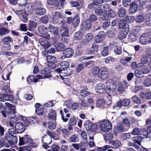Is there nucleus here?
I'll return each instance as SVG.
<instances>
[{
  "instance_id": "12",
  "label": "nucleus",
  "mask_w": 151,
  "mask_h": 151,
  "mask_svg": "<svg viewBox=\"0 0 151 151\" xmlns=\"http://www.w3.org/2000/svg\"><path fill=\"white\" fill-rule=\"evenodd\" d=\"M132 58V57H127L124 58H122L120 60V62L123 65L126 66L129 65L131 63Z\"/></svg>"
},
{
  "instance_id": "22",
  "label": "nucleus",
  "mask_w": 151,
  "mask_h": 151,
  "mask_svg": "<svg viewBox=\"0 0 151 151\" xmlns=\"http://www.w3.org/2000/svg\"><path fill=\"white\" fill-rule=\"evenodd\" d=\"M42 141L45 144H50L52 142V140L50 137L46 135L42 138Z\"/></svg>"
},
{
  "instance_id": "42",
  "label": "nucleus",
  "mask_w": 151,
  "mask_h": 151,
  "mask_svg": "<svg viewBox=\"0 0 151 151\" xmlns=\"http://www.w3.org/2000/svg\"><path fill=\"white\" fill-rule=\"evenodd\" d=\"M47 4L50 5H53L57 6L59 4V2L57 0H47Z\"/></svg>"
},
{
  "instance_id": "9",
  "label": "nucleus",
  "mask_w": 151,
  "mask_h": 151,
  "mask_svg": "<svg viewBox=\"0 0 151 151\" xmlns=\"http://www.w3.org/2000/svg\"><path fill=\"white\" fill-rule=\"evenodd\" d=\"M15 130L18 133H22L24 132L25 129V126L22 123L20 122L17 123L15 125Z\"/></svg>"
},
{
  "instance_id": "7",
  "label": "nucleus",
  "mask_w": 151,
  "mask_h": 151,
  "mask_svg": "<svg viewBox=\"0 0 151 151\" xmlns=\"http://www.w3.org/2000/svg\"><path fill=\"white\" fill-rule=\"evenodd\" d=\"M99 77L102 80H105L108 78V72L107 69L105 67L101 68L99 70Z\"/></svg>"
},
{
  "instance_id": "1",
  "label": "nucleus",
  "mask_w": 151,
  "mask_h": 151,
  "mask_svg": "<svg viewBox=\"0 0 151 151\" xmlns=\"http://www.w3.org/2000/svg\"><path fill=\"white\" fill-rule=\"evenodd\" d=\"M5 104L6 106L4 107V109L1 111V113L4 118H6L7 116H9L10 115L15 113V107L12 104L6 102Z\"/></svg>"
},
{
  "instance_id": "3",
  "label": "nucleus",
  "mask_w": 151,
  "mask_h": 151,
  "mask_svg": "<svg viewBox=\"0 0 151 151\" xmlns=\"http://www.w3.org/2000/svg\"><path fill=\"white\" fill-rule=\"evenodd\" d=\"M112 126L111 122L108 120H105L100 123V129L104 132L109 130L111 128Z\"/></svg>"
},
{
  "instance_id": "45",
  "label": "nucleus",
  "mask_w": 151,
  "mask_h": 151,
  "mask_svg": "<svg viewBox=\"0 0 151 151\" xmlns=\"http://www.w3.org/2000/svg\"><path fill=\"white\" fill-rule=\"evenodd\" d=\"M138 37L137 36L131 33L129 34L128 39L130 42L134 41L137 40Z\"/></svg>"
},
{
  "instance_id": "2",
  "label": "nucleus",
  "mask_w": 151,
  "mask_h": 151,
  "mask_svg": "<svg viewBox=\"0 0 151 151\" xmlns=\"http://www.w3.org/2000/svg\"><path fill=\"white\" fill-rule=\"evenodd\" d=\"M5 104L6 106L4 107V109L1 111V113L4 118H6L7 116H9L10 115L15 113V107L12 104L6 102Z\"/></svg>"
},
{
  "instance_id": "5",
  "label": "nucleus",
  "mask_w": 151,
  "mask_h": 151,
  "mask_svg": "<svg viewBox=\"0 0 151 151\" xmlns=\"http://www.w3.org/2000/svg\"><path fill=\"white\" fill-rule=\"evenodd\" d=\"M13 40L12 37L7 36L4 37L2 40L3 47L6 50H9L11 49V45L9 42H12Z\"/></svg>"
},
{
  "instance_id": "50",
  "label": "nucleus",
  "mask_w": 151,
  "mask_h": 151,
  "mask_svg": "<svg viewBox=\"0 0 151 151\" xmlns=\"http://www.w3.org/2000/svg\"><path fill=\"white\" fill-rule=\"evenodd\" d=\"M141 62L142 64H145L148 61L147 56L145 54H143L141 57Z\"/></svg>"
},
{
  "instance_id": "60",
  "label": "nucleus",
  "mask_w": 151,
  "mask_h": 151,
  "mask_svg": "<svg viewBox=\"0 0 151 151\" xmlns=\"http://www.w3.org/2000/svg\"><path fill=\"white\" fill-rule=\"evenodd\" d=\"M135 18L134 16L127 15L126 17V20L127 22L131 23L134 21Z\"/></svg>"
},
{
  "instance_id": "34",
  "label": "nucleus",
  "mask_w": 151,
  "mask_h": 151,
  "mask_svg": "<svg viewBox=\"0 0 151 151\" xmlns=\"http://www.w3.org/2000/svg\"><path fill=\"white\" fill-rule=\"evenodd\" d=\"M69 142L70 143L77 142L79 140L77 134H74L72 135L69 139Z\"/></svg>"
},
{
  "instance_id": "17",
  "label": "nucleus",
  "mask_w": 151,
  "mask_h": 151,
  "mask_svg": "<svg viewBox=\"0 0 151 151\" xmlns=\"http://www.w3.org/2000/svg\"><path fill=\"white\" fill-rule=\"evenodd\" d=\"M51 70L48 68H44L41 70V73L44 75V77L45 78H48L52 77L50 74Z\"/></svg>"
},
{
  "instance_id": "25",
  "label": "nucleus",
  "mask_w": 151,
  "mask_h": 151,
  "mask_svg": "<svg viewBox=\"0 0 151 151\" xmlns=\"http://www.w3.org/2000/svg\"><path fill=\"white\" fill-rule=\"evenodd\" d=\"M140 42L141 44L144 45H147L150 42L145 35L142 34L140 38Z\"/></svg>"
},
{
  "instance_id": "33",
  "label": "nucleus",
  "mask_w": 151,
  "mask_h": 151,
  "mask_svg": "<svg viewBox=\"0 0 151 151\" xmlns=\"http://www.w3.org/2000/svg\"><path fill=\"white\" fill-rule=\"evenodd\" d=\"M139 31L140 28L139 27L137 26H134L133 27L132 31L131 33L138 37L139 36Z\"/></svg>"
},
{
  "instance_id": "8",
  "label": "nucleus",
  "mask_w": 151,
  "mask_h": 151,
  "mask_svg": "<svg viewBox=\"0 0 151 151\" xmlns=\"http://www.w3.org/2000/svg\"><path fill=\"white\" fill-rule=\"evenodd\" d=\"M106 90V88L105 85L102 83H99L96 86V92L99 94L102 93Z\"/></svg>"
},
{
  "instance_id": "51",
  "label": "nucleus",
  "mask_w": 151,
  "mask_h": 151,
  "mask_svg": "<svg viewBox=\"0 0 151 151\" xmlns=\"http://www.w3.org/2000/svg\"><path fill=\"white\" fill-rule=\"evenodd\" d=\"M108 17L110 18H114L116 16V13L112 9H111L109 12L106 13Z\"/></svg>"
},
{
  "instance_id": "64",
  "label": "nucleus",
  "mask_w": 151,
  "mask_h": 151,
  "mask_svg": "<svg viewBox=\"0 0 151 151\" xmlns=\"http://www.w3.org/2000/svg\"><path fill=\"white\" fill-rule=\"evenodd\" d=\"M143 84L145 86L149 87L151 85V79L149 78L146 79L144 81Z\"/></svg>"
},
{
  "instance_id": "59",
  "label": "nucleus",
  "mask_w": 151,
  "mask_h": 151,
  "mask_svg": "<svg viewBox=\"0 0 151 151\" xmlns=\"http://www.w3.org/2000/svg\"><path fill=\"white\" fill-rule=\"evenodd\" d=\"M17 53L12 52H5L2 51L0 52V54L3 55H6L8 56H12L16 54Z\"/></svg>"
},
{
  "instance_id": "63",
  "label": "nucleus",
  "mask_w": 151,
  "mask_h": 151,
  "mask_svg": "<svg viewBox=\"0 0 151 151\" xmlns=\"http://www.w3.org/2000/svg\"><path fill=\"white\" fill-rule=\"evenodd\" d=\"M109 147V146L108 145H105L103 147H98L96 148V151H105Z\"/></svg>"
},
{
  "instance_id": "55",
  "label": "nucleus",
  "mask_w": 151,
  "mask_h": 151,
  "mask_svg": "<svg viewBox=\"0 0 151 151\" xmlns=\"http://www.w3.org/2000/svg\"><path fill=\"white\" fill-rule=\"evenodd\" d=\"M130 103V101L128 99H124L122 101V106L124 107H127L129 106Z\"/></svg>"
},
{
  "instance_id": "11",
  "label": "nucleus",
  "mask_w": 151,
  "mask_h": 151,
  "mask_svg": "<svg viewBox=\"0 0 151 151\" xmlns=\"http://www.w3.org/2000/svg\"><path fill=\"white\" fill-rule=\"evenodd\" d=\"M49 31L55 35H57L58 34V27L54 26L51 24H49L47 27Z\"/></svg>"
},
{
  "instance_id": "57",
  "label": "nucleus",
  "mask_w": 151,
  "mask_h": 151,
  "mask_svg": "<svg viewBox=\"0 0 151 151\" xmlns=\"http://www.w3.org/2000/svg\"><path fill=\"white\" fill-rule=\"evenodd\" d=\"M24 139L26 143L29 144L32 142V138L27 134L24 136Z\"/></svg>"
},
{
  "instance_id": "35",
  "label": "nucleus",
  "mask_w": 151,
  "mask_h": 151,
  "mask_svg": "<svg viewBox=\"0 0 151 151\" xmlns=\"http://www.w3.org/2000/svg\"><path fill=\"white\" fill-rule=\"evenodd\" d=\"M94 13L97 15H101L104 13V11L100 7H96L94 9Z\"/></svg>"
},
{
  "instance_id": "24",
  "label": "nucleus",
  "mask_w": 151,
  "mask_h": 151,
  "mask_svg": "<svg viewBox=\"0 0 151 151\" xmlns=\"http://www.w3.org/2000/svg\"><path fill=\"white\" fill-rule=\"evenodd\" d=\"M80 23L79 16L78 15H76L73 20V26L76 27H77Z\"/></svg>"
},
{
  "instance_id": "26",
  "label": "nucleus",
  "mask_w": 151,
  "mask_h": 151,
  "mask_svg": "<svg viewBox=\"0 0 151 151\" xmlns=\"http://www.w3.org/2000/svg\"><path fill=\"white\" fill-rule=\"evenodd\" d=\"M145 23L146 25L151 26V14H147L145 15Z\"/></svg>"
},
{
  "instance_id": "18",
  "label": "nucleus",
  "mask_w": 151,
  "mask_h": 151,
  "mask_svg": "<svg viewBox=\"0 0 151 151\" xmlns=\"http://www.w3.org/2000/svg\"><path fill=\"white\" fill-rule=\"evenodd\" d=\"M35 14L38 16H41L45 14L46 13V9L42 7L37 8L35 9Z\"/></svg>"
},
{
  "instance_id": "23",
  "label": "nucleus",
  "mask_w": 151,
  "mask_h": 151,
  "mask_svg": "<svg viewBox=\"0 0 151 151\" xmlns=\"http://www.w3.org/2000/svg\"><path fill=\"white\" fill-rule=\"evenodd\" d=\"M55 47L56 50L58 51H62L65 48V46L63 43H56L55 45Z\"/></svg>"
},
{
  "instance_id": "52",
  "label": "nucleus",
  "mask_w": 151,
  "mask_h": 151,
  "mask_svg": "<svg viewBox=\"0 0 151 151\" xmlns=\"http://www.w3.org/2000/svg\"><path fill=\"white\" fill-rule=\"evenodd\" d=\"M131 137L130 133H124L122 134L121 136V138L124 140H126Z\"/></svg>"
},
{
  "instance_id": "41",
  "label": "nucleus",
  "mask_w": 151,
  "mask_h": 151,
  "mask_svg": "<svg viewBox=\"0 0 151 151\" xmlns=\"http://www.w3.org/2000/svg\"><path fill=\"white\" fill-rule=\"evenodd\" d=\"M82 34L81 32L78 31L76 32L74 35V38L76 40H81L82 38Z\"/></svg>"
},
{
  "instance_id": "6",
  "label": "nucleus",
  "mask_w": 151,
  "mask_h": 151,
  "mask_svg": "<svg viewBox=\"0 0 151 151\" xmlns=\"http://www.w3.org/2000/svg\"><path fill=\"white\" fill-rule=\"evenodd\" d=\"M15 133L13 134L11 133H7L5 135V137L7 140L12 145H13L16 144L17 141V138L16 135H15Z\"/></svg>"
},
{
  "instance_id": "16",
  "label": "nucleus",
  "mask_w": 151,
  "mask_h": 151,
  "mask_svg": "<svg viewBox=\"0 0 151 151\" xmlns=\"http://www.w3.org/2000/svg\"><path fill=\"white\" fill-rule=\"evenodd\" d=\"M39 42L45 49L47 48L50 45L48 41L44 38L40 39L39 40Z\"/></svg>"
},
{
  "instance_id": "10",
  "label": "nucleus",
  "mask_w": 151,
  "mask_h": 151,
  "mask_svg": "<svg viewBox=\"0 0 151 151\" xmlns=\"http://www.w3.org/2000/svg\"><path fill=\"white\" fill-rule=\"evenodd\" d=\"M84 127L87 130H89L91 129L95 130L97 128L96 125L95 124H92L89 120H87L84 123Z\"/></svg>"
},
{
  "instance_id": "39",
  "label": "nucleus",
  "mask_w": 151,
  "mask_h": 151,
  "mask_svg": "<svg viewBox=\"0 0 151 151\" xmlns=\"http://www.w3.org/2000/svg\"><path fill=\"white\" fill-rule=\"evenodd\" d=\"M91 22L88 19L85 20V28L86 30H89L91 27Z\"/></svg>"
},
{
  "instance_id": "15",
  "label": "nucleus",
  "mask_w": 151,
  "mask_h": 151,
  "mask_svg": "<svg viewBox=\"0 0 151 151\" xmlns=\"http://www.w3.org/2000/svg\"><path fill=\"white\" fill-rule=\"evenodd\" d=\"M105 36V33L103 31L99 32L95 37V41L97 43L101 42Z\"/></svg>"
},
{
  "instance_id": "30",
  "label": "nucleus",
  "mask_w": 151,
  "mask_h": 151,
  "mask_svg": "<svg viewBox=\"0 0 151 151\" xmlns=\"http://www.w3.org/2000/svg\"><path fill=\"white\" fill-rule=\"evenodd\" d=\"M138 137H136L134 138L133 139V141L134 142V145L137 150H139L140 148V145L141 144L140 141L138 140Z\"/></svg>"
},
{
  "instance_id": "40",
  "label": "nucleus",
  "mask_w": 151,
  "mask_h": 151,
  "mask_svg": "<svg viewBox=\"0 0 151 151\" xmlns=\"http://www.w3.org/2000/svg\"><path fill=\"white\" fill-rule=\"evenodd\" d=\"M135 19L137 22L140 23L144 21L145 18L142 15L140 14L137 16Z\"/></svg>"
},
{
  "instance_id": "46",
  "label": "nucleus",
  "mask_w": 151,
  "mask_h": 151,
  "mask_svg": "<svg viewBox=\"0 0 151 151\" xmlns=\"http://www.w3.org/2000/svg\"><path fill=\"white\" fill-rule=\"evenodd\" d=\"M47 60L49 62H57V60L56 58L54 57L51 55H48L47 57Z\"/></svg>"
},
{
  "instance_id": "21",
  "label": "nucleus",
  "mask_w": 151,
  "mask_h": 151,
  "mask_svg": "<svg viewBox=\"0 0 151 151\" xmlns=\"http://www.w3.org/2000/svg\"><path fill=\"white\" fill-rule=\"evenodd\" d=\"M109 142V144L113 145L114 148H117L122 145L121 142L118 139L110 141Z\"/></svg>"
},
{
  "instance_id": "47",
  "label": "nucleus",
  "mask_w": 151,
  "mask_h": 151,
  "mask_svg": "<svg viewBox=\"0 0 151 151\" xmlns=\"http://www.w3.org/2000/svg\"><path fill=\"white\" fill-rule=\"evenodd\" d=\"M60 65L61 68H60L62 69L68 68L69 66V63L66 61L62 62Z\"/></svg>"
},
{
  "instance_id": "49",
  "label": "nucleus",
  "mask_w": 151,
  "mask_h": 151,
  "mask_svg": "<svg viewBox=\"0 0 151 151\" xmlns=\"http://www.w3.org/2000/svg\"><path fill=\"white\" fill-rule=\"evenodd\" d=\"M103 9L105 14L107 13V12H109V11L111 9L110 5L107 3H105L104 4Z\"/></svg>"
},
{
  "instance_id": "13",
  "label": "nucleus",
  "mask_w": 151,
  "mask_h": 151,
  "mask_svg": "<svg viewBox=\"0 0 151 151\" xmlns=\"http://www.w3.org/2000/svg\"><path fill=\"white\" fill-rule=\"evenodd\" d=\"M62 17V16L60 12H55L53 15L52 22L54 23H58Z\"/></svg>"
},
{
  "instance_id": "32",
  "label": "nucleus",
  "mask_w": 151,
  "mask_h": 151,
  "mask_svg": "<svg viewBox=\"0 0 151 151\" xmlns=\"http://www.w3.org/2000/svg\"><path fill=\"white\" fill-rule=\"evenodd\" d=\"M105 106L107 107L109 105H110L112 102L111 97L109 95L108 96L105 98L104 100Z\"/></svg>"
},
{
  "instance_id": "58",
  "label": "nucleus",
  "mask_w": 151,
  "mask_h": 151,
  "mask_svg": "<svg viewBox=\"0 0 151 151\" xmlns=\"http://www.w3.org/2000/svg\"><path fill=\"white\" fill-rule=\"evenodd\" d=\"M93 38L94 36L91 33H88L86 35V40L88 42L91 41L93 39Z\"/></svg>"
},
{
  "instance_id": "61",
  "label": "nucleus",
  "mask_w": 151,
  "mask_h": 151,
  "mask_svg": "<svg viewBox=\"0 0 151 151\" xmlns=\"http://www.w3.org/2000/svg\"><path fill=\"white\" fill-rule=\"evenodd\" d=\"M59 147L57 145H53L51 147L50 149L48 150V151H59Z\"/></svg>"
},
{
  "instance_id": "53",
  "label": "nucleus",
  "mask_w": 151,
  "mask_h": 151,
  "mask_svg": "<svg viewBox=\"0 0 151 151\" xmlns=\"http://www.w3.org/2000/svg\"><path fill=\"white\" fill-rule=\"evenodd\" d=\"M115 32L116 31L114 29H109L107 32V35L109 37H112L115 35Z\"/></svg>"
},
{
  "instance_id": "38",
  "label": "nucleus",
  "mask_w": 151,
  "mask_h": 151,
  "mask_svg": "<svg viewBox=\"0 0 151 151\" xmlns=\"http://www.w3.org/2000/svg\"><path fill=\"white\" fill-rule=\"evenodd\" d=\"M48 117L50 119L52 120H55L56 119V114L53 111H52L48 115Z\"/></svg>"
},
{
  "instance_id": "43",
  "label": "nucleus",
  "mask_w": 151,
  "mask_h": 151,
  "mask_svg": "<svg viewBox=\"0 0 151 151\" xmlns=\"http://www.w3.org/2000/svg\"><path fill=\"white\" fill-rule=\"evenodd\" d=\"M126 21L123 19H120L119 22L118 26L119 29H122L124 27H126Z\"/></svg>"
},
{
  "instance_id": "36",
  "label": "nucleus",
  "mask_w": 151,
  "mask_h": 151,
  "mask_svg": "<svg viewBox=\"0 0 151 151\" xmlns=\"http://www.w3.org/2000/svg\"><path fill=\"white\" fill-rule=\"evenodd\" d=\"M24 6H25V9L26 11L31 13L33 11L34 8L32 4H27Z\"/></svg>"
},
{
  "instance_id": "54",
  "label": "nucleus",
  "mask_w": 151,
  "mask_h": 151,
  "mask_svg": "<svg viewBox=\"0 0 151 151\" xmlns=\"http://www.w3.org/2000/svg\"><path fill=\"white\" fill-rule=\"evenodd\" d=\"M134 74L137 77L140 78L143 77L144 74L142 70H136L134 72Z\"/></svg>"
},
{
  "instance_id": "28",
  "label": "nucleus",
  "mask_w": 151,
  "mask_h": 151,
  "mask_svg": "<svg viewBox=\"0 0 151 151\" xmlns=\"http://www.w3.org/2000/svg\"><path fill=\"white\" fill-rule=\"evenodd\" d=\"M130 10L133 13L136 12L138 8V5L135 2H133L131 4Z\"/></svg>"
},
{
  "instance_id": "56",
  "label": "nucleus",
  "mask_w": 151,
  "mask_h": 151,
  "mask_svg": "<svg viewBox=\"0 0 151 151\" xmlns=\"http://www.w3.org/2000/svg\"><path fill=\"white\" fill-rule=\"evenodd\" d=\"M91 22H94L97 21L98 20L97 17L94 14H91L88 19Z\"/></svg>"
},
{
  "instance_id": "4",
  "label": "nucleus",
  "mask_w": 151,
  "mask_h": 151,
  "mask_svg": "<svg viewBox=\"0 0 151 151\" xmlns=\"http://www.w3.org/2000/svg\"><path fill=\"white\" fill-rule=\"evenodd\" d=\"M55 71L58 73L60 74V76L61 78L63 76H67L71 75L72 73V71L69 68L62 69L60 68H58L55 70Z\"/></svg>"
},
{
  "instance_id": "62",
  "label": "nucleus",
  "mask_w": 151,
  "mask_h": 151,
  "mask_svg": "<svg viewBox=\"0 0 151 151\" xmlns=\"http://www.w3.org/2000/svg\"><path fill=\"white\" fill-rule=\"evenodd\" d=\"M108 47L106 46L102 51L101 55L103 56H106L108 54Z\"/></svg>"
},
{
  "instance_id": "48",
  "label": "nucleus",
  "mask_w": 151,
  "mask_h": 151,
  "mask_svg": "<svg viewBox=\"0 0 151 151\" xmlns=\"http://www.w3.org/2000/svg\"><path fill=\"white\" fill-rule=\"evenodd\" d=\"M38 30L40 33L42 35L47 32L46 28L44 26H40Z\"/></svg>"
},
{
  "instance_id": "44",
  "label": "nucleus",
  "mask_w": 151,
  "mask_h": 151,
  "mask_svg": "<svg viewBox=\"0 0 151 151\" xmlns=\"http://www.w3.org/2000/svg\"><path fill=\"white\" fill-rule=\"evenodd\" d=\"M4 99L6 101H11L13 100L14 97L13 96L10 94L4 93Z\"/></svg>"
},
{
  "instance_id": "19",
  "label": "nucleus",
  "mask_w": 151,
  "mask_h": 151,
  "mask_svg": "<svg viewBox=\"0 0 151 151\" xmlns=\"http://www.w3.org/2000/svg\"><path fill=\"white\" fill-rule=\"evenodd\" d=\"M73 50L71 48L65 49L63 52L64 56L67 58H69L71 56L73 55Z\"/></svg>"
},
{
  "instance_id": "31",
  "label": "nucleus",
  "mask_w": 151,
  "mask_h": 151,
  "mask_svg": "<svg viewBox=\"0 0 151 151\" xmlns=\"http://www.w3.org/2000/svg\"><path fill=\"white\" fill-rule=\"evenodd\" d=\"M116 84L115 83H108L106 85V90L108 89L110 91H113L116 89Z\"/></svg>"
},
{
  "instance_id": "20",
  "label": "nucleus",
  "mask_w": 151,
  "mask_h": 151,
  "mask_svg": "<svg viewBox=\"0 0 151 151\" xmlns=\"http://www.w3.org/2000/svg\"><path fill=\"white\" fill-rule=\"evenodd\" d=\"M117 14L119 17L120 18L124 17L126 14V10L123 7L119 8L118 10Z\"/></svg>"
},
{
  "instance_id": "29",
  "label": "nucleus",
  "mask_w": 151,
  "mask_h": 151,
  "mask_svg": "<svg viewBox=\"0 0 151 151\" xmlns=\"http://www.w3.org/2000/svg\"><path fill=\"white\" fill-rule=\"evenodd\" d=\"M96 104L97 107L106 108L104 100L102 99H100L97 100L96 102Z\"/></svg>"
},
{
  "instance_id": "27",
  "label": "nucleus",
  "mask_w": 151,
  "mask_h": 151,
  "mask_svg": "<svg viewBox=\"0 0 151 151\" xmlns=\"http://www.w3.org/2000/svg\"><path fill=\"white\" fill-rule=\"evenodd\" d=\"M60 31L62 32L61 35L62 37H68L69 36V31L68 28L60 29Z\"/></svg>"
},
{
  "instance_id": "14",
  "label": "nucleus",
  "mask_w": 151,
  "mask_h": 151,
  "mask_svg": "<svg viewBox=\"0 0 151 151\" xmlns=\"http://www.w3.org/2000/svg\"><path fill=\"white\" fill-rule=\"evenodd\" d=\"M11 145L6 137L5 138H0V146H1V147L4 146L6 147L9 148Z\"/></svg>"
},
{
  "instance_id": "37",
  "label": "nucleus",
  "mask_w": 151,
  "mask_h": 151,
  "mask_svg": "<svg viewBox=\"0 0 151 151\" xmlns=\"http://www.w3.org/2000/svg\"><path fill=\"white\" fill-rule=\"evenodd\" d=\"M10 32L9 30L4 27L0 28V35L1 36L8 34Z\"/></svg>"
}]
</instances>
